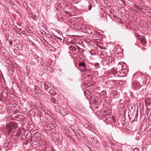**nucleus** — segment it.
Instances as JSON below:
<instances>
[{
  "instance_id": "nucleus-19",
  "label": "nucleus",
  "mask_w": 151,
  "mask_h": 151,
  "mask_svg": "<svg viewBox=\"0 0 151 151\" xmlns=\"http://www.w3.org/2000/svg\"><path fill=\"white\" fill-rule=\"evenodd\" d=\"M50 101L54 103L55 102L56 100L54 98H52L51 99Z\"/></svg>"
},
{
  "instance_id": "nucleus-29",
  "label": "nucleus",
  "mask_w": 151,
  "mask_h": 151,
  "mask_svg": "<svg viewBox=\"0 0 151 151\" xmlns=\"http://www.w3.org/2000/svg\"><path fill=\"white\" fill-rule=\"evenodd\" d=\"M108 58H109V60L110 61V57H109Z\"/></svg>"
},
{
  "instance_id": "nucleus-8",
  "label": "nucleus",
  "mask_w": 151,
  "mask_h": 151,
  "mask_svg": "<svg viewBox=\"0 0 151 151\" xmlns=\"http://www.w3.org/2000/svg\"><path fill=\"white\" fill-rule=\"evenodd\" d=\"M48 92L51 95H54L56 94V92L52 89H50L49 90Z\"/></svg>"
},
{
  "instance_id": "nucleus-11",
  "label": "nucleus",
  "mask_w": 151,
  "mask_h": 151,
  "mask_svg": "<svg viewBox=\"0 0 151 151\" xmlns=\"http://www.w3.org/2000/svg\"><path fill=\"white\" fill-rule=\"evenodd\" d=\"M78 66L79 67H83L84 68L86 67V65L85 64V63L84 62H82L80 63L79 65Z\"/></svg>"
},
{
  "instance_id": "nucleus-4",
  "label": "nucleus",
  "mask_w": 151,
  "mask_h": 151,
  "mask_svg": "<svg viewBox=\"0 0 151 151\" xmlns=\"http://www.w3.org/2000/svg\"><path fill=\"white\" fill-rule=\"evenodd\" d=\"M110 96L111 98H116L118 97L117 92L115 89H112L111 90Z\"/></svg>"
},
{
  "instance_id": "nucleus-24",
  "label": "nucleus",
  "mask_w": 151,
  "mask_h": 151,
  "mask_svg": "<svg viewBox=\"0 0 151 151\" xmlns=\"http://www.w3.org/2000/svg\"><path fill=\"white\" fill-rule=\"evenodd\" d=\"M9 43L10 45H12V41H9Z\"/></svg>"
},
{
  "instance_id": "nucleus-20",
  "label": "nucleus",
  "mask_w": 151,
  "mask_h": 151,
  "mask_svg": "<svg viewBox=\"0 0 151 151\" xmlns=\"http://www.w3.org/2000/svg\"><path fill=\"white\" fill-rule=\"evenodd\" d=\"M37 16L34 15L33 16V19L34 20H37Z\"/></svg>"
},
{
  "instance_id": "nucleus-18",
  "label": "nucleus",
  "mask_w": 151,
  "mask_h": 151,
  "mask_svg": "<svg viewBox=\"0 0 151 151\" xmlns=\"http://www.w3.org/2000/svg\"><path fill=\"white\" fill-rule=\"evenodd\" d=\"M14 29L16 32H17V29L18 30V31L20 30V29H19V28L17 27L16 26L15 27H14Z\"/></svg>"
},
{
  "instance_id": "nucleus-30",
  "label": "nucleus",
  "mask_w": 151,
  "mask_h": 151,
  "mask_svg": "<svg viewBox=\"0 0 151 151\" xmlns=\"http://www.w3.org/2000/svg\"><path fill=\"white\" fill-rule=\"evenodd\" d=\"M146 102H147V100H146Z\"/></svg>"
},
{
  "instance_id": "nucleus-31",
  "label": "nucleus",
  "mask_w": 151,
  "mask_h": 151,
  "mask_svg": "<svg viewBox=\"0 0 151 151\" xmlns=\"http://www.w3.org/2000/svg\"><path fill=\"white\" fill-rule=\"evenodd\" d=\"M58 39H61L60 38H59Z\"/></svg>"
},
{
  "instance_id": "nucleus-3",
  "label": "nucleus",
  "mask_w": 151,
  "mask_h": 151,
  "mask_svg": "<svg viewBox=\"0 0 151 151\" xmlns=\"http://www.w3.org/2000/svg\"><path fill=\"white\" fill-rule=\"evenodd\" d=\"M91 138L89 139L90 142H91L92 144L95 147H97L99 146V143L96 138L93 137H91Z\"/></svg>"
},
{
  "instance_id": "nucleus-32",
  "label": "nucleus",
  "mask_w": 151,
  "mask_h": 151,
  "mask_svg": "<svg viewBox=\"0 0 151 151\" xmlns=\"http://www.w3.org/2000/svg\"><path fill=\"white\" fill-rule=\"evenodd\" d=\"M84 93L85 94V95H86V93H85L84 92Z\"/></svg>"
},
{
  "instance_id": "nucleus-33",
  "label": "nucleus",
  "mask_w": 151,
  "mask_h": 151,
  "mask_svg": "<svg viewBox=\"0 0 151 151\" xmlns=\"http://www.w3.org/2000/svg\"><path fill=\"white\" fill-rule=\"evenodd\" d=\"M73 151H75V150H73Z\"/></svg>"
},
{
  "instance_id": "nucleus-10",
  "label": "nucleus",
  "mask_w": 151,
  "mask_h": 151,
  "mask_svg": "<svg viewBox=\"0 0 151 151\" xmlns=\"http://www.w3.org/2000/svg\"><path fill=\"white\" fill-rule=\"evenodd\" d=\"M140 40L141 42L142 45H144L146 43V41L145 40V39L143 37H141L140 39Z\"/></svg>"
},
{
  "instance_id": "nucleus-28",
  "label": "nucleus",
  "mask_w": 151,
  "mask_h": 151,
  "mask_svg": "<svg viewBox=\"0 0 151 151\" xmlns=\"http://www.w3.org/2000/svg\"><path fill=\"white\" fill-rule=\"evenodd\" d=\"M103 92L104 93V94H106V92L105 91H103Z\"/></svg>"
},
{
  "instance_id": "nucleus-7",
  "label": "nucleus",
  "mask_w": 151,
  "mask_h": 151,
  "mask_svg": "<svg viewBox=\"0 0 151 151\" xmlns=\"http://www.w3.org/2000/svg\"><path fill=\"white\" fill-rule=\"evenodd\" d=\"M34 137L37 139L39 140H40V138H41V134L37 133H36L35 134Z\"/></svg>"
},
{
  "instance_id": "nucleus-1",
  "label": "nucleus",
  "mask_w": 151,
  "mask_h": 151,
  "mask_svg": "<svg viewBox=\"0 0 151 151\" xmlns=\"http://www.w3.org/2000/svg\"><path fill=\"white\" fill-rule=\"evenodd\" d=\"M17 126V124L15 122H11L10 123L6 124V129L5 130L7 132L8 134H10L13 128H16Z\"/></svg>"
},
{
  "instance_id": "nucleus-26",
  "label": "nucleus",
  "mask_w": 151,
  "mask_h": 151,
  "mask_svg": "<svg viewBox=\"0 0 151 151\" xmlns=\"http://www.w3.org/2000/svg\"><path fill=\"white\" fill-rule=\"evenodd\" d=\"M136 138V139L137 140H138L139 139V137H138V138H137H137Z\"/></svg>"
},
{
  "instance_id": "nucleus-27",
  "label": "nucleus",
  "mask_w": 151,
  "mask_h": 151,
  "mask_svg": "<svg viewBox=\"0 0 151 151\" xmlns=\"http://www.w3.org/2000/svg\"><path fill=\"white\" fill-rule=\"evenodd\" d=\"M19 117H21V116H22V115H19Z\"/></svg>"
},
{
  "instance_id": "nucleus-17",
  "label": "nucleus",
  "mask_w": 151,
  "mask_h": 151,
  "mask_svg": "<svg viewBox=\"0 0 151 151\" xmlns=\"http://www.w3.org/2000/svg\"><path fill=\"white\" fill-rule=\"evenodd\" d=\"M36 64V63L34 61H31L30 62V64L33 65H35Z\"/></svg>"
},
{
  "instance_id": "nucleus-9",
  "label": "nucleus",
  "mask_w": 151,
  "mask_h": 151,
  "mask_svg": "<svg viewBox=\"0 0 151 151\" xmlns=\"http://www.w3.org/2000/svg\"><path fill=\"white\" fill-rule=\"evenodd\" d=\"M69 49L72 51H76V48L73 46H71L69 47Z\"/></svg>"
},
{
  "instance_id": "nucleus-23",
  "label": "nucleus",
  "mask_w": 151,
  "mask_h": 151,
  "mask_svg": "<svg viewBox=\"0 0 151 151\" xmlns=\"http://www.w3.org/2000/svg\"><path fill=\"white\" fill-rule=\"evenodd\" d=\"M86 93H87V94H89V96H91L90 95V92L89 91H87L86 92Z\"/></svg>"
},
{
  "instance_id": "nucleus-13",
  "label": "nucleus",
  "mask_w": 151,
  "mask_h": 151,
  "mask_svg": "<svg viewBox=\"0 0 151 151\" xmlns=\"http://www.w3.org/2000/svg\"><path fill=\"white\" fill-rule=\"evenodd\" d=\"M45 118L48 119V118L50 117V116L47 114H46L45 115Z\"/></svg>"
},
{
  "instance_id": "nucleus-22",
  "label": "nucleus",
  "mask_w": 151,
  "mask_h": 151,
  "mask_svg": "<svg viewBox=\"0 0 151 151\" xmlns=\"http://www.w3.org/2000/svg\"><path fill=\"white\" fill-rule=\"evenodd\" d=\"M133 151H139V150L138 148H136L134 149Z\"/></svg>"
},
{
  "instance_id": "nucleus-14",
  "label": "nucleus",
  "mask_w": 151,
  "mask_h": 151,
  "mask_svg": "<svg viewBox=\"0 0 151 151\" xmlns=\"http://www.w3.org/2000/svg\"><path fill=\"white\" fill-rule=\"evenodd\" d=\"M9 20L10 25L12 26H13L14 25V21L12 20V19H11L10 20Z\"/></svg>"
},
{
  "instance_id": "nucleus-2",
  "label": "nucleus",
  "mask_w": 151,
  "mask_h": 151,
  "mask_svg": "<svg viewBox=\"0 0 151 151\" xmlns=\"http://www.w3.org/2000/svg\"><path fill=\"white\" fill-rule=\"evenodd\" d=\"M137 83H133V87L137 89L139 88L141 86H143L145 84L142 81V78L139 76L137 78Z\"/></svg>"
},
{
  "instance_id": "nucleus-21",
  "label": "nucleus",
  "mask_w": 151,
  "mask_h": 151,
  "mask_svg": "<svg viewBox=\"0 0 151 151\" xmlns=\"http://www.w3.org/2000/svg\"><path fill=\"white\" fill-rule=\"evenodd\" d=\"M92 6L91 5H88V10H90L91 9Z\"/></svg>"
},
{
  "instance_id": "nucleus-5",
  "label": "nucleus",
  "mask_w": 151,
  "mask_h": 151,
  "mask_svg": "<svg viewBox=\"0 0 151 151\" xmlns=\"http://www.w3.org/2000/svg\"><path fill=\"white\" fill-rule=\"evenodd\" d=\"M111 74L113 75H116L117 76L121 77V76H119V73H122V72L119 71L118 72L116 69L114 68H113L111 69Z\"/></svg>"
},
{
  "instance_id": "nucleus-25",
  "label": "nucleus",
  "mask_w": 151,
  "mask_h": 151,
  "mask_svg": "<svg viewBox=\"0 0 151 151\" xmlns=\"http://www.w3.org/2000/svg\"><path fill=\"white\" fill-rule=\"evenodd\" d=\"M17 25H19V26H20L21 25V23H17Z\"/></svg>"
},
{
  "instance_id": "nucleus-12",
  "label": "nucleus",
  "mask_w": 151,
  "mask_h": 151,
  "mask_svg": "<svg viewBox=\"0 0 151 151\" xmlns=\"http://www.w3.org/2000/svg\"><path fill=\"white\" fill-rule=\"evenodd\" d=\"M76 47H77L78 50L79 51V52H82V53L84 51V50L80 48L79 46H76Z\"/></svg>"
},
{
  "instance_id": "nucleus-16",
  "label": "nucleus",
  "mask_w": 151,
  "mask_h": 151,
  "mask_svg": "<svg viewBox=\"0 0 151 151\" xmlns=\"http://www.w3.org/2000/svg\"><path fill=\"white\" fill-rule=\"evenodd\" d=\"M44 87L46 91H47L48 90L49 87H48V85L47 84H45L44 85Z\"/></svg>"
},
{
  "instance_id": "nucleus-15",
  "label": "nucleus",
  "mask_w": 151,
  "mask_h": 151,
  "mask_svg": "<svg viewBox=\"0 0 151 151\" xmlns=\"http://www.w3.org/2000/svg\"><path fill=\"white\" fill-rule=\"evenodd\" d=\"M95 66L97 68H99L100 67L99 64L98 63H95Z\"/></svg>"
},
{
  "instance_id": "nucleus-6",
  "label": "nucleus",
  "mask_w": 151,
  "mask_h": 151,
  "mask_svg": "<svg viewBox=\"0 0 151 151\" xmlns=\"http://www.w3.org/2000/svg\"><path fill=\"white\" fill-rule=\"evenodd\" d=\"M104 121L105 122L107 123V122H111V121H112V120L111 117H109V116L107 115L106 116L105 119H104Z\"/></svg>"
}]
</instances>
